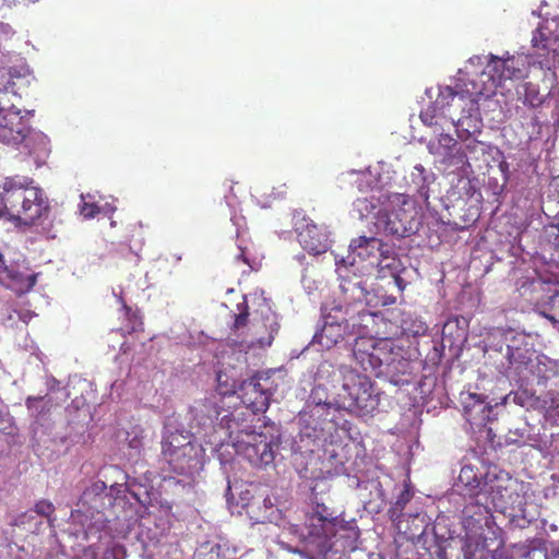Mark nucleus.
<instances>
[{"label":"nucleus","mask_w":559,"mask_h":559,"mask_svg":"<svg viewBox=\"0 0 559 559\" xmlns=\"http://www.w3.org/2000/svg\"><path fill=\"white\" fill-rule=\"evenodd\" d=\"M99 206L95 203H88V202H84L81 206V214L85 217V218H93L95 217L98 213H99Z\"/></svg>","instance_id":"09e8293b"},{"label":"nucleus","mask_w":559,"mask_h":559,"mask_svg":"<svg viewBox=\"0 0 559 559\" xmlns=\"http://www.w3.org/2000/svg\"><path fill=\"white\" fill-rule=\"evenodd\" d=\"M240 415H243V413L235 412L230 415H224L221 419V424L226 427L228 436L234 440L236 448L241 444V441L247 440V433H255V431L251 430V426L246 424L247 419L241 418Z\"/></svg>","instance_id":"4be33fe9"},{"label":"nucleus","mask_w":559,"mask_h":559,"mask_svg":"<svg viewBox=\"0 0 559 559\" xmlns=\"http://www.w3.org/2000/svg\"><path fill=\"white\" fill-rule=\"evenodd\" d=\"M338 518L323 503H316L306 514L304 528L300 533L302 539L312 545L318 554H325L331 549L330 539L336 535L340 527Z\"/></svg>","instance_id":"423d86ee"},{"label":"nucleus","mask_w":559,"mask_h":559,"mask_svg":"<svg viewBox=\"0 0 559 559\" xmlns=\"http://www.w3.org/2000/svg\"><path fill=\"white\" fill-rule=\"evenodd\" d=\"M399 317L395 310L389 312V317H385L382 313V322H379V325L376 331V340H392L401 336V330L399 326Z\"/></svg>","instance_id":"a878e982"},{"label":"nucleus","mask_w":559,"mask_h":559,"mask_svg":"<svg viewBox=\"0 0 559 559\" xmlns=\"http://www.w3.org/2000/svg\"><path fill=\"white\" fill-rule=\"evenodd\" d=\"M45 401V396H28L25 401L26 407L29 412L35 413L37 416L49 411V402L46 405H40Z\"/></svg>","instance_id":"ea45409f"},{"label":"nucleus","mask_w":559,"mask_h":559,"mask_svg":"<svg viewBox=\"0 0 559 559\" xmlns=\"http://www.w3.org/2000/svg\"><path fill=\"white\" fill-rule=\"evenodd\" d=\"M14 75L12 69L0 68V88H5L9 92L8 87L14 85Z\"/></svg>","instance_id":"49530a36"},{"label":"nucleus","mask_w":559,"mask_h":559,"mask_svg":"<svg viewBox=\"0 0 559 559\" xmlns=\"http://www.w3.org/2000/svg\"><path fill=\"white\" fill-rule=\"evenodd\" d=\"M36 274H24L13 265H5L3 255L0 253V281L22 295L28 293L36 284Z\"/></svg>","instance_id":"f3484780"},{"label":"nucleus","mask_w":559,"mask_h":559,"mask_svg":"<svg viewBox=\"0 0 559 559\" xmlns=\"http://www.w3.org/2000/svg\"><path fill=\"white\" fill-rule=\"evenodd\" d=\"M397 260L396 258H392L390 260L384 259H378L377 267L379 271H383L385 269L388 270H396Z\"/></svg>","instance_id":"603ef678"},{"label":"nucleus","mask_w":559,"mask_h":559,"mask_svg":"<svg viewBox=\"0 0 559 559\" xmlns=\"http://www.w3.org/2000/svg\"><path fill=\"white\" fill-rule=\"evenodd\" d=\"M503 347L493 349L501 354L502 359L498 361L499 371L506 377H519L528 379V371L534 367V361L538 355L533 348L526 335L511 334L504 336Z\"/></svg>","instance_id":"39448f33"},{"label":"nucleus","mask_w":559,"mask_h":559,"mask_svg":"<svg viewBox=\"0 0 559 559\" xmlns=\"http://www.w3.org/2000/svg\"><path fill=\"white\" fill-rule=\"evenodd\" d=\"M450 218L448 224L456 230H463L472 226L479 217V211L476 206L465 207V204H453L448 207Z\"/></svg>","instance_id":"412c9836"},{"label":"nucleus","mask_w":559,"mask_h":559,"mask_svg":"<svg viewBox=\"0 0 559 559\" xmlns=\"http://www.w3.org/2000/svg\"><path fill=\"white\" fill-rule=\"evenodd\" d=\"M379 559H381V558H379Z\"/></svg>","instance_id":"338daca9"},{"label":"nucleus","mask_w":559,"mask_h":559,"mask_svg":"<svg viewBox=\"0 0 559 559\" xmlns=\"http://www.w3.org/2000/svg\"><path fill=\"white\" fill-rule=\"evenodd\" d=\"M34 511L41 516H45L48 519V522H51L50 516L55 512V506L49 500L43 499L36 502L34 507Z\"/></svg>","instance_id":"79ce46f5"},{"label":"nucleus","mask_w":559,"mask_h":559,"mask_svg":"<svg viewBox=\"0 0 559 559\" xmlns=\"http://www.w3.org/2000/svg\"><path fill=\"white\" fill-rule=\"evenodd\" d=\"M14 94L0 88V142L8 145H19L31 132L27 118L13 104Z\"/></svg>","instance_id":"0eeeda50"},{"label":"nucleus","mask_w":559,"mask_h":559,"mask_svg":"<svg viewBox=\"0 0 559 559\" xmlns=\"http://www.w3.org/2000/svg\"><path fill=\"white\" fill-rule=\"evenodd\" d=\"M514 402H516L518 404L523 406L524 402H523L522 394L516 393L515 396H514Z\"/></svg>","instance_id":"052dcab7"},{"label":"nucleus","mask_w":559,"mask_h":559,"mask_svg":"<svg viewBox=\"0 0 559 559\" xmlns=\"http://www.w3.org/2000/svg\"><path fill=\"white\" fill-rule=\"evenodd\" d=\"M391 209L384 214V230L397 237H406L414 233L416 225V207L405 195H395L390 201Z\"/></svg>","instance_id":"6e6552de"},{"label":"nucleus","mask_w":559,"mask_h":559,"mask_svg":"<svg viewBox=\"0 0 559 559\" xmlns=\"http://www.w3.org/2000/svg\"><path fill=\"white\" fill-rule=\"evenodd\" d=\"M522 102L532 108L539 107L544 103V97L539 93V87L532 82L523 84Z\"/></svg>","instance_id":"72a5a7b5"},{"label":"nucleus","mask_w":559,"mask_h":559,"mask_svg":"<svg viewBox=\"0 0 559 559\" xmlns=\"http://www.w3.org/2000/svg\"><path fill=\"white\" fill-rule=\"evenodd\" d=\"M532 59L525 55L508 56L500 58L491 56L485 68L475 76L464 82L468 99L474 103L478 98H488L496 94L498 87L507 81H522L528 78Z\"/></svg>","instance_id":"f03ea898"},{"label":"nucleus","mask_w":559,"mask_h":559,"mask_svg":"<svg viewBox=\"0 0 559 559\" xmlns=\"http://www.w3.org/2000/svg\"><path fill=\"white\" fill-rule=\"evenodd\" d=\"M465 98H468V95L465 92L464 85L460 92L454 91L450 86H447L440 91V93L436 99L435 106L429 107L426 110L420 112V120L426 126L437 124V120H436V109L437 108H440L442 110L448 108V110L450 111V108L453 106L461 107V103H464Z\"/></svg>","instance_id":"4468645a"},{"label":"nucleus","mask_w":559,"mask_h":559,"mask_svg":"<svg viewBox=\"0 0 559 559\" xmlns=\"http://www.w3.org/2000/svg\"><path fill=\"white\" fill-rule=\"evenodd\" d=\"M106 489H107V486L103 480H96L88 488H86L83 491V493L80 498V501L82 503H85V502L90 501L92 498H95V497L104 493Z\"/></svg>","instance_id":"58836bf2"},{"label":"nucleus","mask_w":559,"mask_h":559,"mask_svg":"<svg viewBox=\"0 0 559 559\" xmlns=\"http://www.w3.org/2000/svg\"><path fill=\"white\" fill-rule=\"evenodd\" d=\"M201 559H236L235 551L226 546L214 545L211 549L204 552Z\"/></svg>","instance_id":"4c0bfd02"},{"label":"nucleus","mask_w":559,"mask_h":559,"mask_svg":"<svg viewBox=\"0 0 559 559\" xmlns=\"http://www.w3.org/2000/svg\"><path fill=\"white\" fill-rule=\"evenodd\" d=\"M549 304L551 305V308L555 310L554 313H545L544 316L554 321H559V290H556L552 295L549 296Z\"/></svg>","instance_id":"a18cd8bd"},{"label":"nucleus","mask_w":559,"mask_h":559,"mask_svg":"<svg viewBox=\"0 0 559 559\" xmlns=\"http://www.w3.org/2000/svg\"><path fill=\"white\" fill-rule=\"evenodd\" d=\"M465 414H466L467 419L469 421H472L474 419L473 416H472V411L467 406L465 407Z\"/></svg>","instance_id":"680f3d73"},{"label":"nucleus","mask_w":559,"mask_h":559,"mask_svg":"<svg viewBox=\"0 0 559 559\" xmlns=\"http://www.w3.org/2000/svg\"><path fill=\"white\" fill-rule=\"evenodd\" d=\"M126 549L119 545L111 547L106 554L107 559H126Z\"/></svg>","instance_id":"3c124183"},{"label":"nucleus","mask_w":559,"mask_h":559,"mask_svg":"<svg viewBox=\"0 0 559 559\" xmlns=\"http://www.w3.org/2000/svg\"><path fill=\"white\" fill-rule=\"evenodd\" d=\"M237 260H241L245 264H247L250 267V270H253V266L250 264L245 250H240V253L237 255Z\"/></svg>","instance_id":"6e6d98bb"},{"label":"nucleus","mask_w":559,"mask_h":559,"mask_svg":"<svg viewBox=\"0 0 559 559\" xmlns=\"http://www.w3.org/2000/svg\"><path fill=\"white\" fill-rule=\"evenodd\" d=\"M25 518H26V513H23L21 515H19L14 522L11 523V525L13 526H16V525H22L25 523Z\"/></svg>","instance_id":"13d9d810"},{"label":"nucleus","mask_w":559,"mask_h":559,"mask_svg":"<svg viewBox=\"0 0 559 559\" xmlns=\"http://www.w3.org/2000/svg\"><path fill=\"white\" fill-rule=\"evenodd\" d=\"M50 213V200L33 178L14 175L0 181V218L34 227L48 221Z\"/></svg>","instance_id":"f257e3e1"},{"label":"nucleus","mask_w":559,"mask_h":559,"mask_svg":"<svg viewBox=\"0 0 559 559\" xmlns=\"http://www.w3.org/2000/svg\"><path fill=\"white\" fill-rule=\"evenodd\" d=\"M350 250L362 260L369 259L370 257L377 255V250L370 249L366 245L358 243L357 238L353 239L349 245Z\"/></svg>","instance_id":"a19ab883"},{"label":"nucleus","mask_w":559,"mask_h":559,"mask_svg":"<svg viewBox=\"0 0 559 559\" xmlns=\"http://www.w3.org/2000/svg\"><path fill=\"white\" fill-rule=\"evenodd\" d=\"M399 345L392 340H378V348H376L377 356L381 359V369H379V377L384 374V371Z\"/></svg>","instance_id":"c756f323"},{"label":"nucleus","mask_w":559,"mask_h":559,"mask_svg":"<svg viewBox=\"0 0 559 559\" xmlns=\"http://www.w3.org/2000/svg\"><path fill=\"white\" fill-rule=\"evenodd\" d=\"M480 152L481 154L485 153L484 144L475 139L467 140L463 147H461L457 151V154H460V162H466L471 158L478 159L477 153Z\"/></svg>","instance_id":"f704fd0d"},{"label":"nucleus","mask_w":559,"mask_h":559,"mask_svg":"<svg viewBox=\"0 0 559 559\" xmlns=\"http://www.w3.org/2000/svg\"><path fill=\"white\" fill-rule=\"evenodd\" d=\"M358 243L366 245L367 247H370L372 250H377L378 259H386L390 260L392 258H395L393 249L384 243L381 239L376 237H365L360 236L357 238Z\"/></svg>","instance_id":"7c9ffc66"},{"label":"nucleus","mask_w":559,"mask_h":559,"mask_svg":"<svg viewBox=\"0 0 559 559\" xmlns=\"http://www.w3.org/2000/svg\"><path fill=\"white\" fill-rule=\"evenodd\" d=\"M390 359L383 376L395 385L408 383L409 380L406 377L413 373V361L408 350L403 346H397Z\"/></svg>","instance_id":"dca6fc26"},{"label":"nucleus","mask_w":559,"mask_h":559,"mask_svg":"<svg viewBox=\"0 0 559 559\" xmlns=\"http://www.w3.org/2000/svg\"><path fill=\"white\" fill-rule=\"evenodd\" d=\"M536 406L546 415H559V392L549 390L544 395L536 399Z\"/></svg>","instance_id":"c85d7f7f"},{"label":"nucleus","mask_w":559,"mask_h":559,"mask_svg":"<svg viewBox=\"0 0 559 559\" xmlns=\"http://www.w3.org/2000/svg\"><path fill=\"white\" fill-rule=\"evenodd\" d=\"M535 377L538 384L547 385L552 382L555 386L559 385V364L546 356H537L534 367L528 371V377Z\"/></svg>","instance_id":"aec40b11"},{"label":"nucleus","mask_w":559,"mask_h":559,"mask_svg":"<svg viewBox=\"0 0 559 559\" xmlns=\"http://www.w3.org/2000/svg\"><path fill=\"white\" fill-rule=\"evenodd\" d=\"M556 221L544 228V241L550 260L559 264V215L556 216Z\"/></svg>","instance_id":"cd10ccee"},{"label":"nucleus","mask_w":559,"mask_h":559,"mask_svg":"<svg viewBox=\"0 0 559 559\" xmlns=\"http://www.w3.org/2000/svg\"><path fill=\"white\" fill-rule=\"evenodd\" d=\"M289 551L294 552V554H299L301 557H304L305 559H316L314 555L313 554H308L307 551L305 550H301V549H297V548H289Z\"/></svg>","instance_id":"5fc2aeb1"},{"label":"nucleus","mask_w":559,"mask_h":559,"mask_svg":"<svg viewBox=\"0 0 559 559\" xmlns=\"http://www.w3.org/2000/svg\"><path fill=\"white\" fill-rule=\"evenodd\" d=\"M535 35H559V15L545 17L538 24Z\"/></svg>","instance_id":"e433bc0d"},{"label":"nucleus","mask_w":559,"mask_h":559,"mask_svg":"<svg viewBox=\"0 0 559 559\" xmlns=\"http://www.w3.org/2000/svg\"><path fill=\"white\" fill-rule=\"evenodd\" d=\"M492 511H495L492 506L479 491L464 506L462 524L468 540H472L473 536L481 538L480 531L484 526H489Z\"/></svg>","instance_id":"1a4fd4ad"},{"label":"nucleus","mask_w":559,"mask_h":559,"mask_svg":"<svg viewBox=\"0 0 559 559\" xmlns=\"http://www.w3.org/2000/svg\"><path fill=\"white\" fill-rule=\"evenodd\" d=\"M412 180L417 186L416 192L418 198L424 202L429 199V183L427 180L426 169L421 165H416L412 173Z\"/></svg>","instance_id":"2f4dec72"},{"label":"nucleus","mask_w":559,"mask_h":559,"mask_svg":"<svg viewBox=\"0 0 559 559\" xmlns=\"http://www.w3.org/2000/svg\"><path fill=\"white\" fill-rule=\"evenodd\" d=\"M378 340L374 337L358 336L353 345V356L356 362L365 370L379 377L381 359L377 356Z\"/></svg>","instance_id":"ddd939ff"},{"label":"nucleus","mask_w":559,"mask_h":559,"mask_svg":"<svg viewBox=\"0 0 559 559\" xmlns=\"http://www.w3.org/2000/svg\"><path fill=\"white\" fill-rule=\"evenodd\" d=\"M532 43H533L534 45H537V37H533Z\"/></svg>","instance_id":"69168bd1"},{"label":"nucleus","mask_w":559,"mask_h":559,"mask_svg":"<svg viewBox=\"0 0 559 559\" xmlns=\"http://www.w3.org/2000/svg\"><path fill=\"white\" fill-rule=\"evenodd\" d=\"M173 472L179 475L191 474L198 465V449L195 445L183 447V449L165 455Z\"/></svg>","instance_id":"a211bd4d"},{"label":"nucleus","mask_w":559,"mask_h":559,"mask_svg":"<svg viewBox=\"0 0 559 559\" xmlns=\"http://www.w3.org/2000/svg\"><path fill=\"white\" fill-rule=\"evenodd\" d=\"M394 282L399 289L403 292L406 286L405 281L400 275H394Z\"/></svg>","instance_id":"4d7b16f0"},{"label":"nucleus","mask_w":559,"mask_h":559,"mask_svg":"<svg viewBox=\"0 0 559 559\" xmlns=\"http://www.w3.org/2000/svg\"><path fill=\"white\" fill-rule=\"evenodd\" d=\"M379 322H382L381 312H372L367 309H362L358 311L357 318L353 319L350 324L352 332L360 334L359 336L376 338V331Z\"/></svg>","instance_id":"5701e85b"},{"label":"nucleus","mask_w":559,"mask_h":559,"mask_svg":"<svg viewBox=\"0 0 559 559\" xmlns=\"http://www.w3.org/2000/svg\"><path fill=\"white\" fill-rule=\"evenodd\" d=\"M190 412L193 416V420H195L198 425L212 423L213 419H217L221 415L217 396L213 395L198 402L193 407H191Z\"/></svg>","instance_id":"b1692460"},{"label":"nucleus","mask_w":559,"mask_h":559,"mask_svg":"<svg viewBox=\"0 0 559 559\" xmlns=\"http://www.w3.org/2000/svg\"><path fill=\"white\" fill-rule=\"evenodd\" d=\"M348 329V320L342 322L325 321L322 329L313 335L312 342L329 349L344 338V334Z\"/></svg>","instance_id":"6ab92c4d"},{"label":"nucleus","mask_w":559,"mask_h":559,"mask_svg":"<svg viewBox=\"0 0 559 559\" xmlns=\"http://www.w3.org/2000/svg\"><path fill=\"white\" fill-rule=\"evenodd\" d=\"M479 492L497 512L514 514L524 511L522 497L513 489L511 476L497 466L487 469Z\"/></svg>","instance_id":"20e7f679"},{"label":"nucleus","mask_w":559,"mask_h":559,"mask_svg":"<svg viewBox=\"0 0 559 559\" xmlns=\"http://www.w3.org/2000/svg\"><path fill=\"white\" fill-rule=\"evenodd\" d=\"M399 317V326L401 330V336H420L424 335L428 326L419 317L411 312H396Z\"/></svg>","instance_id":"393cba45"},{"label":"nucleus","mask_w":559,"mask_h":559,"mask_svg":"<svg viewBox=\"0 0 559 559\" xmlns=\"http://www.w3.org/2000/svg\"><path fill=\"white\" fill-rule=\"evenodd\" d=\"M310 401L314 404V408L311 411L312 416L321 420V430L336 431L338 424L336 423V416L340 415L338 405L333 406L329 402V394L321 384L313 386L310 393Z\"/></svg>","instance_id":"f8f14e48"},{"label":"nucleus","mask_w":559,"mask_h":559,"mask_svg":"<svg viewBox=\"0 0 559 559\" xmlns=\"http://www.w3.org/2000/svg\"><path fill=\"white\" fill-rule=\"evenodd\" d=\"M395 302V298L392 297V298H388V301L385 304H394Z\"/></svg>","instance_id":"0e129e2a"},{"label":"nucleus","mask_w":559,"mask_h":559,"mask_svg":"<svg viewBox=\"0 0 559 559\" xmlns=\"http://www.w3.org/2000/svg\"><path fill=\"white\" fill-rule=\"evenodd\" d=\"M344 292L347 293L349 289L353 292V299L361 301L366 298V289L360 283H348V287L342 286Z\"/></svg>","instance_id":"de8ad7c7"},{"label":"nucleus","mask_w":559,"mask_h":559,"mask_svg":"<svg viewBox=\"0 0 559 559\" xmlns=\"http://www.w3.org/2000/svg\"><path fill=\"white\" fill-rule=\"evenodd\" d=\"M412 498L413 492L411 491L408 485H406L397 496L396 501L389 509V515L392 521H400L406 504L411 501Z\"/></svg>","instance_id":"473e14b6"},{"label":"nucleus","mask_w":559,"mask_h":559,"mask_svg":"<svg viewBox=\"0 0 559 559\" xmlns=\"http://www.w3.org/2000/svg\"><path fill=\"white\" fill-rule=\"evenodd\" d=\"M380 403L371 379L352 368L342 370V386L336 393L335 404L358 417H370Z\"/></svg>","instance_id":"7ed1b4c3"},{"label":"nucleus","mask_w":559,"mask_h":559,"mask_svg":"<svg viewBox=\"0 0 559 559\" xmlns=\"http://www.w3.org/2000/svg\"><path fill=\"white\" fill-rule=\"evenodd\" d=\"M301 247L311 254H321L330 247L328 231L323 226L308 223L298 233Z\"/></svg>","instance_id":"2eb2a0df"},{"label":"nucleus","mask_w":559,"mask_h":559,"mask_svg":"<svg viewBox=\"0 0 559 559\" xmlns=\"http://www.w3.org/2000/svg\"><path fill=\"white\" fill-rule=\"evenodd\" d=\"M459 480L461 484H463L465 487L469 489H476L483 486V477H478L476 471L474 467L469 465H465L461 468L459 474Z\"/></svg>","instance_id":"c9c22d12"},{"label":"nucleus","mask_w":559,"mask_h":559,"mask_svg":"<svg viewBox=\"0 0 559 559\" xmlns=\"http://www.w3.org/2000/svg\"><path fill=\"white\" fill-rule=\"evenodd\" d=\"M9 69H12L13 74H15L14 79L25 76L28 72L27 68L25 67H21L20 69L10 67Z\"/></svg>","instance_id":"864d4df0"},{"label":"nucleus","mask_w":559,"mask_h":559,"mask_svg":"<svg viewBox=\"0 0 559 559\" xmlns=\"http://www.w3.org/2000/svg\"><path fill=\"white\" fill-rule=\"evenodd\" d=\"M277 442L273 436L263 432L247 433V440L241 441L237 451L241 453L252 465L262 467L273 463L275 459L274 448Z\"/></svg>","instance_id":"9d476101"},{"label":"nucleus","mask_w":559,"mask_h":559,"mask_svg":"<svg viewBox=\"0 0 559 559\" xmlns=\"http://www.w3.org/2000/svg\"><path fill=\"white\" fill-rule=\"evenodd\" d=\"M237 307H238L239 313L236 314V317H235L234 328L240 329V328L247 325V322H248V317H249L248 305H247L246 300H243L242 302L238 304Z\"/></svg>","instance_id":"37998d69"},{"label":"nucleus","mask_w":559,"mask_h":559,"mask_svg":"<svg viewBox=\"0 0 559 559\" xmlns=\"http://www.w3.org/2000/svg\"><path fill=\"white\" fill-rule=\"evenodd\" d=\"M486 548H487V544H486L485 538H483L480 542L479 540L476 542V545H475L476 550H484Z\"/></svg>","instance_id":"bf43d9fd"},{"label":"nucleus","mask_w":559,"mask_h":559,"mask_svg":"<svg viewBox=\"0 0 559 559\" xmlns=\"http://www.w3.org/2000/svg\"><path fill=\"white\" fill-rule=\"evenodd\" d=\"M242 403L251 411L250 417L265 413L270 406L272 393L264 388L257 376L243 381L239 388ZM253 418L250 419L252 421Z\"/></svg>","instance_id":"9b49d317"},{"label":"nucleus","mask_w":559,"mask_h":559,"mask_svg":"<svg viewBox=\"0 0 559 559\" xmlns=\"http://www.w3.org/2000/svg\"><path fill=\"white\" fill-rule=\"evenodd\" d=\"M439 144L449 151L447 155L450 156V152L457 145V142L449 134H440Z\"/></svg>","instance_id":"8fccbe9b"},{"label":"nucleus","mask_w":559,"mask_h":559,"mask_svg":"<svg viewBox=\"0 0 559 559\" xmlns=\"http://www.w3.org/2000/svg\"><path fill=\"white\" fill-rule=\"evenodd\" d=\"M478 406L480 407V409H481L483 412H485V411H486V408H487V406L485 405V403H484L483 401H479V402H478Z\"/></svg>","instance_id":"e2e57ef3"},{"label":"nucleus","mask_w":559,"mask_h":559,"mask_svg":"<svg viewBox=\"0 0 559 559\" xmlns=\"http://www.w3.org/2000/svg\"><path fill=\"white\" fill-rule=\"evenodd\" d=\"M194 445L191 436L181 431L169 432L162 442L163 456L179 451L183 447Z\"/></svg>","instance_id":"bb28decb"},{"label":"nucleus","mask_w":559,"mask_h":559,"mask_svg":"<svg viewBox=\"0 0 559 559\" xmlns=\"http://www.w3.org/2000/svg\"><path fill=\"white\" fill-rule=\"evenodd\" d=\"M122 308L126 311V314L129 317V320L132 321L131 331H136L142 329L143 322L142 318L138 312H133L132 309L121 299Z\"/></svg>","instance_id":"c03bdc74"}]
</instances>
